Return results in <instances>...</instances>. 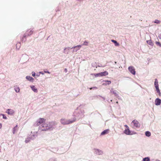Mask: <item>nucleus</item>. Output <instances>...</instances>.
Listing matches in <instances>:
<instances>
[{"label": "nucleus", "mask_w": 161, "mask_h": 161, "mask_svg": "<svg viewBox=\"0 0 161 161\" xmlns=\"http://www.w3.org/2000/svg\"><path fill=\"white\" fill-rule=\"evenodd\" d=\"M18 129L17 128V125H16L13 129V133L14 134L17 131Z\"/></svg>", "instance_id": "2eb2a0df"}, {"label": "nucleus", "mask_w": 161, "mask_h": 161, "mask_svg": "<svg viewBox=\"0 0 161 161\" xmlns=\"http://www.w3.org/2000/svg\"><path fill=\"white\" fill-rule=\"evenodd\" d=\"M155 102L156 105H159L161 104V100L159 98H157L156 99Z\"/></svg>", "instance_id": "1a4fd4ad"}, {"label": "nucleus", "mask_w": 161, "mask_h": 161, "mask_svg": "<svg viewBox=\"0 0 161 161\" xmlns=\"http://www.w3.org/2000/svg\"><path fill=\"white\" fill-rule=\"evenodd\" d=\"M2 127V125L0 123V129Z\"/></svg>", "instance_id": "7c9ffc66"}, {"label": "nucleus", "mask_w": 161, "mask_h": 161, "mask_svg": "<svg viewBox=\"0 0 161 161\" xmlns=\"http://www.w3.org/2000/svg\"><path fill=\"white\" fill-rule=\"evenodd\" d=\"M92 89V88H90V89L91 90Z\"/></svg>", "instance_id": "e433bc0d"}, {"label": "nucleus", "mask_w": 161, "mask_h": 161, "mask_svg": "<svg viewBox=\"0 0 161 161\" xmlns=\"http://www.w3.org/2000/svg\"><path fill=\"white\" fill-rule=\"evenodd\" d=\"M145 135L149 137L150 136L151 134V133L150 132L148 131H146L145 132Z\"/></svg>", "instance_id": "f3484780"}, {"label": "nucleus", "mask_w": 161, "mask_h": 161, "mask_svg": "<svg viewBox=\"0 0 161 161\" xmlns=\"http://www.w3.org/2000/svg\"><path fill=\"white\" fill-rule=\"evenodd\" d=\"M154 85H155V87L156 88L157 92L158 93H160V90L159 89L158 81L157 79H155V82H154Z\"/></svg>", "instance_id": "7ed1b4c3"}, {"label": "nucleus", "mask_w": 161, "mask_h": 161, "mask_svg": "<svg viewBox=\"0 0 161 161\" xmlns=\"http://www.w3.org/2000/svg\"><path fill=\"white\" fill-rule=\"evenodd\" d=\"M44 72L45 73H47L49 74H50V72L49 71H44Z\"/></svg>", "instance_id": "cd10ccee"}, {"label": "nucleus", "mask_w": 161, "mask_h": 161, "mask_svg": "<svg viewBox=\"0 0 161 161\" xmlns=\"http://www.w3.org/2000/svg\"><path fill=\"white\" fill-rule=\"evenodd\" d=\"M99 152L100 153H99V154H101L102 153V152L101 151H100Z\"/></svg>", "instance_id": "473e14b6"}, {"label": "nucleus", "mask_w": 161, "mask_h": 161, "mask_svg": "<svg viewBox=\"0 0 161 161\" xmlns=\"http://www.w3.org/2000/svg\"><path fill=\"white\" fill-rule=\"evenodd\" d=\"M46 121V119L43 118H40L37 121V125H40L42 123H45Z\"/></svg>", "instance_id": "423d86ee"}, {"label": "nucleus", "mask_w": 161, "mask_h": 161, "mask_svg": "<svg viewBox=\"0 0 161 161\" xmlns=\"http://www.w3.org/2000/svg\"><path fill=\"white\" fill-rule=\"evenodd\" d=\"M116 103H118V102H117Z\"/></svg>", "instance_id": "4c0bfd02"}, {"label": "nucleus", "mask_w": 161, "mask_h": 161, "mask_svg": "<svg viewBox=\"0 0 161 161\" xmlns=\"http://www.w3.org/2000/svg\"><path fill=\"white\" fill-rule=\"evenodd\" d=\"M156 43L157 45H158L159 46L161 47V44L159 42H156Z\"/></svg>", "instance_id": "4be33fe9"}, {"label": "nucleus", "mask_w": 161, "mask_h": 161, "mask_svg": "<svg viewBox=\"0 0 161 161\" xmlns=\"http://www.w3.org/2000/svg\"><path fill=\"white\" fill-rule=\"evenodd\" d=\"M100 73V76H103L107 75L108 74V72L107 71H105L103 72H102Z\"/></svg>", "instance_id": "9d476101"}, {"label": "nucleus", "mask_w": 161, "mask_h": 161, "mask_svg": "<svg viewBox=\"0 0 161 161\" xmlns=\"http://www.w3.org/2000/svg\"><path fill=\"white\" fill-rule=\"evenodd\" d=\"M98 67H103L104 66H100V65H98Z\"/></svg>", "instance_id": "c9c22d12"}, {"label": "nucleus", "mask_w": 161, "mask_h": 161, "mask_svg": "<svg viewBox=\"0 0 161 161\" xmlns=\"http://www.w3.org/2000/svg\"><path fill=\"white\" fill-rule=\"evenodd\" d=\"M26 78L27 80L30 81L32 80L33 79L32 77L30 76H27Z\"/></svg>", "instance_id": "dca6fc26"}, {"label": "nucleus", "mask_w": 161, "mask_h": 161, "mask_svg": "<svg viewBox=\"0 0 161 161\" xmlns=\"http://www.w3.org/2000/svg\"><path fill=\"white\" fill-rule=\"evenodd\" d=\"M14 90L16 92H19V88L17 86H15L14 88Z\"/></svg>", "instance_id": "4468645a"}, {"label": "nucleus", "mask_w": 161, "mask_h": 161, "mask_svg": "<svg viewBox=\"0 0 161 161\" xmlns=\"http://www.w3.org/2000/svg\"><path fill=\"white\" fill-rule=\"evenodd\" d=\"M111 41L114 43L115 45V46H119V44L117 42L114 40H112Z\"/></svg>", "instance_id": "ddd939ff"}, {"label": "nucleus", "mask_w": 161, "mask_h": 161, "mask_svg": "<svg viewBox=\"0 0 161 161\" xmlns=\"http://www.w3.org/2000/svg\"><path fill=\"white\" fill-rule=\"evenodd\" d=\"M57 124V123L55 121H52L49 122L48 124L49 130Z\"/></svg>", "instance_id": "0eeeda50"}, {"label": "nucleus", "mask_w": 161, "mask_h": 161, "mask_svg": "<svg viewBox=\"0 0 161 161\" xmlns=\"http://www.w3.org/2000/svg\"><path fill=\"white\" fill-rule=\"evenodd\" d=\"M125 126L126 127L127 129L129 128V127H128V126L127 125H125Z\"/></svg>", "instance_id": "c756f323"}, {"label": "nucleus", "mask_w": 161, "mask_h": 161, "mask_svg": "<svg viewBox=\"0 0 161 161\" xmlns=\"http://www.w3.org/2000/svg\"><path fill=\"white\" fill-rule=\"evenodd\" d=\"M160 21L159 20H156L155 21L154 23H157V24H159L160 23Z\"/></svg>", "instance_id": "b1692460"}, {"label": "nucleus", "mask_w": 161, "mask_h": 161, "mask_svg": "<svg viewBox=\"0 0 161 161\" xmlns=\"http://www.w3.org/2000/svg\"><path fill=\"white\" fill-rule=\"evenodd\" d=\"M76 47H78L79 48H80L81 47V45H77V46L74 47H72L71 48H75Z\"/></svg>", "instance_id": "393cba45"}, {"label": "nucleus", "mask_w": 161, "mask_h": 161, "mask_svg": "<svg viewBox=\"0 0 161 161\" xmlns=\"http://www.w3.org/2000/svg\"><path fill=\"white\" fill-rule=\"evenodd\" d=\"M31 88L32 89V90L35 92H37V90L36 88L35 87V86H31Z\"/></svg>", "instance_id": "f8f14e48"}, {"label": "nucleus", "mask_w": 161, "mask_h": 161, "mask_svg": "<svg viewBox=\"0 0 161 161\" xmlns=\"http://www.w3.org/2000/svg\"><path fill=\"white\" fill-rule=\"evenodd\" d=\"M10 110H11V109H7L6 111V113H8V114H12L13 113V111H10Z\"/></svg>", "instance_id": "a211bd4d"}, {"label": "nucleus", "mask_w": 161, "mask_h": 161, "mask_svg": "<svg viewBox=\"0 0 161 161\" xmlns=\"http://www.w3.org/2000/svg\"><path fill=\"white\" fill-rule=\"evenodd\" d=\"M124 132L125 134L127 135H132V134H134V133H131V132L129 130V128L125 129L124 130ZM135 134V133H134V134Z\"/></svg>", "instance_id": "6e6552de"}, {"label": "nucleus", "mask_w": 161, "mask_h": 161, "mask_svg": "<svg viewBox=\"0 0 161 161\" xmlns=\"http://www.w3.org/2000/svg\"><path fill=\"white\" fill-rule=\"evenodd\" d=\"M30 141V140L29 138H28L27 139H26L25 141V142L26 143H27L28 142Z\"/></svg>", "instance_id": "a878e982"}, {"label": "nucleus", "mask_w": 161, "mask_h": 161, "mask_svg": "<svg viewBox=\"0 0 161 161\" xmlns=\"http://www.w3.org/2000/svg\"><path fill=\"white\" fill-rule=\"evenodd\" d=\"M143 161H150V159L148 157H146L144 158L143 160Z\"/></svg>", "instance_id": "6ab92c4d"}, {"label": "nucleus", "mask_w": 161, "mask_h": 161, "mask_svg": "<svg viewBox=\"0 0 161 161\" xmlns=\"http://www.w3.org/2000/svg\"><path fill=\"white\" fill-rule=\"evenodd\" d=\"M159 38L161 39V34L159 35Z\"/></svg>", "instance_id": "2f4dec72"}, {"label": "nucleus", "mask_w": 161, "mask_h": 161, "mask_svg": "<svg viewBox=\"0 0 161 161\" xmlns=\"http://www.w3.org/2000/svg\"><path fill=\"white\" fill-rule=\"evenodd\" d=\"M94 75L95 76V77H98V76H100V73H97L94 74Z\"/></svg>", "instance_id": "5701e85b"}, {"label": "nucleus", "mask_w": 161, "mask_h": 161, "mask_svg": "<svg viewBox=\"0 0 161 161\" xmlns=\"http://www.w3.org/2000/svg\"><path fill=\"white\" fill-rule=\"evenodd\" d=\"M128 70L132 74L135 75L136 74V71L135 68L132 66H130L128 68Z\"/></svg>", "instance_id": "20e7f679"}, {"label": "nucleus", "mask_w": 161, "mask_h": 161, "mask_svg": "<svg viewBox=\"0 0 161 161\" xmlns=\"http://www.w3.org/2000/svg\"><path fill=\"white\" fill-rule=\"evenodd\" d=\"M30 32L31 33L30 35H31L33 33V31H30Z\"/></svg>", "instance_id": "c85d7f7f"}, {"label": "nucleus", "mask_w": 161, "mask_h": 161, "mask_svg": "<svg viewBox=\"0 0 161 161\" xmlns=\"http://www.w3.org/2000/svg\"><path fill=\"white\" fill-rule=\"evenodd\" d=\"M89 43L87 41H85L84 42V43L83 44V45H88V44Z\"/></svg>", "instance_id": "412c9836"}, {"label": "nucleus", "mask_w": 161, "mask_h": 161, "mask_svg": "<svg viewBox=\"0 0 161 161\" xmlns=\"http://www.w3.org/2000/svg\"><path fill=\"white\" fill-rule=\"evenodd\" d=\"M32 75L33 76H34L35 75V73H34V74H32Z\"/></svg>", "instance_id": "f704fd0d"}, {"label": "nucleus", "mask_w": 161, "mask_h": 161, "mask_svg": "<svg viewBox=\"0 0 161 161\" xmlns=\"http://www.w3.org/2000/svg\"><path fill=\"white\" fill-rule=\"evenodd\" d=\"M42 130L46 131L49 130L48 124L45 123L42 124V125L41 127Z\"/></svg>", "instance_id": "f03ea898"}, {"label": "nucleus", "mask_w": 161, "mask_h": 161, "mask_svg": "<svg viewBox=\"0 0 161 161\" xmlns=\"http://www.w3.org/2000/svg\"><path fill=\"white\" fill-rule=\"evenodd\" d=\"M64 70L66 72H67V70L66 69H65Z\"/></svg>", "instance_id": "72a5a7b5"}, {"label": "nucleus", "mask_w": 161, "mask_h": 161, "mask_svg": "<svg viewBox=\"0 0 161 161\" xmlns=\"http://www.w3.org/2000/svg\"><path fill=\"white\" fill-rule=\"evenodd\" d=\"M76 120V119L74 118L72 120L66 119H60V121L61 123L63 125H68L71 124Z\"/></svg>", "instance_id": "f257e3e1"}, {"label": "nucleus", "mask_w": 161, "mask_h": 161, "mask_svg": "<svg viewBox=\"0 0 161 161\" xmlns=\"http://www.w3.org/2000/svg\"><path fill=\"white\" fill-rule=\"evenodd\" d=\"M109 131V129H107L103 131L101 133V135H104L105 134H108Z\"/></svg>", "instance_id": "9b49d317"}, {"label": "nucleus", "mask_w": 161, "mask_h": 161, "mask_svg": "<svg viewBox=\"0 0 161 161\" xmlns=\"http://www.w3.org/2000/svg\"><path fill=\"white\" fill-rule=\"evenodd\" d=\"M105 81L107 82V83L105 84V85H106L107 84L109 85L111 83V81L109 80H105Z\"/></svg>", "instance_id": "aec40b11"}, {"label": "nucleus", "mask_w": 161, "mask_h": 161, "mask_svg": "<svg viewBox=\"0 0 161 161\" xmlns=\"http://www.w3.org/2000/svg\"><path fill=\"white\" fill-rule=\"evenodd\" d=\"M134 126L137 128H139L140 126V124L139 122L136 120H134L132 121Z\"/></svg>", "instance_id": "39448f33"}, {"label": "nucleus", "mask_w": 161, "mask_h": 161, "mask_svg": "<svg viewBox=\"0 0 161 161\" xmlns=\"http://www.w3.org/2000/svg\"><path fill=\"white\" fill-rule=\"evenodd\" d=\"M1 115L3 116V119H7V117L6 116H5L3 114H2Z\"/></svg>", "instance_id": "bb28decb"}]
</instances>
